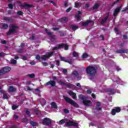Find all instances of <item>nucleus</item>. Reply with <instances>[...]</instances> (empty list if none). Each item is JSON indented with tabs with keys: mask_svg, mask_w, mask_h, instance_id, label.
Returning <instances> with one entry per match:
<instances>
[{
	"mask_svg": "<svg viewBox=\"0 0 128 128\" xmlns=\"http://www.w3.org/2000/svg\"><path fill=\"white\" fill-rule=\"evenodd\" d=\"M96 70H98V68L90 66H89L86 68V74L90 76H94L96 74Z\"/></svg>",
	"mask_w": 128,
	"mask_h": 128,
	"instance_id": "1",
	"label": "nucleus"
},
{
	"mask_svg": "<svg viewBox=\"0 0 128 128\" xmlns=\"http://www.w3.org/2000/svg\"><path fill=\"white\" fill-rule=\"evenodd\" d=\"M79 98L82 100V102L84 106H90L92 104V101L90 100H86V97L82 94L79 96Z\"/></svg>",
	"mask_w": 128,
	"mask_h": 128,
	"instance_id": "2",
	"label": "nucleus"
},
{
	"mask_svg": "<svg viewBox=\"0 0 128 128\" xmlns=\"http://www.w3.org/2000/svg\"><path fill=\"white\" fill-rule=\"evenodd\" d=\"M16 28H18V26L16 25H11V28L9 29V30L6 33V36H10L12 34H16Z\"/></svg>",
	"mask_w": 128,
	"mask_h": 128,
	"instance_id": "3",
	"label": "nucleus"
},
{
	"mask_svg": "<svg viewBox=\"0 0 128 128\" xmlns=\"http://www.w3.org/2000/svg\"><path fill=\"white\" fill-rule=\"evenodd\" d=\"M64 100L66 102H68V104H72V106H73L74 108H78V104L76 102L74 101L68 97H64Z\"/></svg>",
	"mask_w": 128,
	"mask_h": 128,
	"instance_id": "4",
	"label": "nucleus"
},
{
	"mask_svg": "<svg viewBox=\"0 0 128 128\" xmlns=\"http://www.w3.org/2000/svg\"><path fill=\"white\" fill-rule=\"evenodd\" d=\"M64 48V50H68V44H64V43H62V44H59L58 47L56 46L54 47L53 48V50H60V48Z\"/></svg>",
	"mask_w": 128,
	"mask_h": 128,
	"instance_id": "5",
	"label": "nucleus"
},
{
	"mask_svg": "<svg viewBox=\"0 0 128 128\" xmlns=\"http://www.w3.org/2000/svg\"><path fill=\"white\" fill-rule=\"evenodd\" d=\"M65 126L66 128H70V126H75V128H78V124L74 121L69 120L66 122Z\"/></svg>",
	"mask_w": 128,
	"mask_h": 128,
	"instance_id": "6",
	"label": "nucleus"
},
{
	"mask_svg": "<svg viewBox=\"0 0 128 128\" xmlns=\"http://www.w3.org/2000/svg\"><path fill=\"white\" fill-rule=\"evenodd\" d=\"M52 122V119L50 118H45L42 120V124H44V126H50Z\"/></svg>",
	"mask_w": 128,
	"mask_h": 128,
	"instance_id": "7",
	"label": "nucleus"
},
{
	"mask_svg": "<svg viewBox=\"0 0 128 128\" xmlns=\"http://www.w3.org/2000/svg\"><path fill=\"white\" fill-rule=\"evenodd\" d=\"M54 54V52H48V54L43 55L41 57V60H46L48 58H50L51 56H52Z\"/></svg>",
	"mask_w": 128,
	"mask_h": 128,
	"instance_id": "8",
	"label": "nucleus"
},
{
	"mask_svg": "<svg viewBox=\"0 0 128 128\" xmlns=\"http://www.w3.org/2000/svg\"><path fill=\"white\" fill-rule=\"evenodd\" d=\"M46 34H47L48 36L51 38L52 40H55L56 39V36L54 34V33L52 32H48V30L47 28L44 30Z\"/></svg>",
	"mask_w": 128,
	"mask_h": 128,
	"instance_id": "9",
	"label": "nucleus"
},
{
	"mask_svg": "<svg viewBox=\"0 0 128 128\" xmlns=\"http://www.w3.org/2000/svg\"><path fill=\"white\" fill-rule=\"evenodd\" d=\"M12 70V68L10 66H5L2 68L1 70H2V72L3 73V74H7V72H8Z\"/></svg>",
	"mask_w": 128,
	"mask_h": 128,
	"instance_id": "10",
	"label": "nucleus"
},
{
	"mask_svg": "<svg viewBox=\"0 0 128 128\" xmlns=\"http://www.w3.org/2000/svg\"><path fill=\"white\" fill-rule=\"evenodd\" d=\"M122 10V6H120L119 7H117L114 10L113 14V16H118V14H120V10Z\"/></svg>",
	"mask_w": 128,
	"mask_h": 128,
	"instance_id": "11",
	"label": "nucleus"
},
{
	"mask_svg": "<svg viewBox=\"0 0 128 128\" xmlns=\"http://www.w3.org/2000/svg\"><path fill=\"white\" fill-rule=\"evenodd\" d=\"M120 108L116 107L115 108L112 109V116H115L116 112H120Z\"/></svg>",
	"mask_w": 128,
	"mask_h": 128,
	"instance_id": "12",
	"label": "nucleus"
},
{
	"mask_svg": "<svg viewBox=\"0 0 128 128\" xmlns=\"http://www.w3.org/2000/svg\"><path fill=\"white\" fill-rule=\"evenodd\" d=\"M56 83L54 80H52L47 82L46 83V86H51L52 88L56 86Z\"/></svg>",
	"mask_w": 128,
	"mask_h": 128,
	"instance_id": "13",
	"label": "nucleus"
},
{
	"mask_svg": "<svg viewBox=\"0 0 128 128\" xmlns=\"http://www.w3.org/2000/svg\"><path fill=\"white\" fill-rule=\"evenodd\" d=\"M110 18V15L108 14L107 16H106L104 18L102 19L100 22V24H102V26H104L106 22V20H108V18Z\"/></svg>",
	"mask_w": 128,
	"mask_h": 128,
	"instance_id": "14",
	"label": "nucleus"
},
{
	"mask_svg": "<svg viewBox=\"0 0 128 128\" xmlns=\"http://www.w3.org/2000/svg\"><path fill=\"white\" fill-rule=\"evenodd\" d=\"M128 49H120L116 51L117 54H128Z\"/></svg>",
	"mask_w": 128,
	"mask_h": 128,
	"instance_id": "15",
	"label": "nucleus"
},
{
	"mask_svg": "<svg viewBox=\"0 0 128 128\" xmlns=\"http://www.w3.org/2000/svg\"><path fill=\"white\" fill-rule=\"evenodd\" d=\"M102 105V104L100 102H97L96 103V110H102V107L100 106Z\"/></svg>",
	"mask_w": 128,
	"mask_h": 128,
	"instance_id": "16",
	"label": "nucleus"
},
{
	"mask_svg": "<svg viewBox=\"0 0 128 128\" xmlns=\"http://www.w3.org/2000/svg\"><path fill=\"white\" fill-rule=\"evenodd\" d=\"M92 22H94V21L92 20H87L86 22H82V26H88V24H92Z\"/></svg>",
	"mask_w": 128,
	"mask_h": 128,
	"instance_id": "17",
	"label": "nucleus"
},
{
	"mask_svg": "<svg viewBox=\"0 0 128 128\" xmlns=\"http://www.w3.org/2000/svg\"><path fill=\"white\" fill-rule=\"evenodd\" d=\"M20 6H21V8H32V5L24 2L22 4L20 5Z\"/></svg>",
	"mask_w": 128,
	"mask_h": 128,
	"instance_id": "18",
	"label": "nucleus"
},
{
	"mask_svg": "<svg viewBox=\"0 0 128 128\" xmlns=\"http://www.w3.org/2000/svg\"><path fill=\"white\" fill-rule=\"evenodd\" d=\"M9 92H16V88H14V86H10L8 88Z\"/></svg>",
	"mask_w": 128,
	"mask_h": 128,
	"instance_id": "19",
	"label": "nucleus"
},
{
	"mask_svg": "<svg viewBox=\"0 0 128 128\" xmlns=\"http://www.w3.org/2000/svg\"><path fill=\"white\" fill-rule=\"evenodd\" d=\"M58 22H68V17L60 18L58 20Z\"/></svg>",
	"mask_w": 128,
	"mask_h": 128,
	"instance_id": "20",
	"label": "nucleus"
},
{
	"mask_svg": "<svg viewBox=\"0 0 128 128\" xmlns=\"http://www.w3.org/2000/svg\"><path fill=\"white\" fill-rule=\"evenodd\" d=\"M60 60H62V62H68V64H70V62L68 61V60H66V58H64V57H62V56H60Z\"/></svg>",
	"mask_w": 128,
	"mask_h": 128,
	"instance_id": "21",
	"label": "nucleus"
},
{
	"mask_svg": "<svg viewBox=\"0 0 128 128\" xmlns=\"http://www.w3.org/2000/svg\"><path fill=\"white\" fill-rule=\"evenodd\" d=\"M72 76H74V78H77L78 79V80H80V79H78V72L76 70H74L72 72Z\"/></svg>",
	"mask_w": 128,
	"mask_h": 128,
	"instance_id": "22",
	"label": "nucleus"
},
{
	"mask_svg": "<svg viewBox=\"0 0 128 128\" xmlns=\"http://www.w3.org/2000/svg\"><path fill=\"white\" fill-rule=\"evenodd\" d=\"M106 92L111 94H114V89L109 88L106 90Z\"/></svg>",
	"mask_w": 128,
	"mask_h": 128,
	"instance_id": "23",
	"label": "nucleus"
},
{
	"mask_svg": "<svg viewBox=\"0 0 128 128\" xmlns=\"http://www.w3.org/2000/svg\"><path fill=\"white\" fill-rule=\"evenodd\" d=\"M51 106L52 108H55V110L58 109V105L56 104V102H51Z\"/></svg>",
	"mask_w": 128,
	"mask_h": 128,
	"instance_id": "24",
	"label": "nucleus"
},
{
	"mask_svg": "<svg viewBox=\"0 0 128 128\" xmlns=\"http://www.w3.org/2000/svg\"><path fill=\"white\" fill-rule=\"evenodd\" d=\"M80 14H82V12L79 10L78 11V14L75 16V18L78 20H80Z\"/></svg>",
	"mask_w": 128,
	"mask_h": 128,
	"instance_id": "25",
	"label": "nucleus"
},
{
	"mask_svg": "<svg viewBox=\"0 0 128 128\" xmlns=\"http://www.w3.org/2000/svg\"><path fill=\"white\" fill-rule=\"evenodd\" d=\"M80 14H82V12L79 10L78 11V14L75 16V18L78 20H80Z\"/></svg>",
	"mask_w": 128,
	"mask_h": 128,
	"instance_id": "26",
	"label": "nucleus"
},
{
	"mask_svg": "<svg viewBox=\"0 0 128 128\" xmlns=\"http://www.w3.org/2000/svg\"><path fill=\"white\" fill-rule=\"evenodd\" d=\"M70 28L73 30H76L78 28V27L77 26L74 25H70Z\"/></svg>",
	"mask_w": 128,
	"mask_h": 128,
	"instance_id": "27",
	"label": "nucleus"
},
{
	"mask_svg": "<svg viewBox=\"0 0 128 128\" xmlns=\"http://www.w3.org/2000/svg\"><path fill=\"white\" fill-rule=\"evenodd\" d=\"M100 8V4L96 3L93 6V10H98Z\"/></svg>",
	"mask_w": 128,
	"mask_h": 128,
	"instance_id": "28",
	"label": "nucleus"
},
{
	"mask_svg": "<svg viewBox=\"0 0 128 128\" xmlns=\"http://www.w3.org/2000/svg\"><path fill=\"white\" fill-rule=\"evenodd\" d=\"M2 26L3 28H4V30H8V25L6 23H2Z\"/></svg>",
	"mask_w": 128,
	"mask_h": 128,
	"instance_id": "29",
	"label": "nucleus"
},
{
	"mask_svg": "<svg viewBox=\"0 0 128 128\" xmlns=\"http://www.w3.org/2000/svg\"><path fill=\"white\" fill-rule=\"evenodd\" d=\"M72 56L74 58H78V53L76 52V51H74Z\"/></svg>",
	"mask_w": 128,
	"mask_h": 128,
	"instance_id": "30",
	"label": "nucleus"
},
{
	"mask_svg": "<svg viewBox=\"0 0 128 128\" xmlns=\"http://www.w3.org/2000/svg\"><path fill=\"white\" fill-rule=\"evenodd\" d=\"M65 86H66V87H68V88H72V86L76 87V86H75L74 85L72 84H66H66H65Z\"/></svg>",
	"mask_w": 128,
	"mask_h": 128,
	"instance_id": "31",
	"label": "nucleus"
},
{
	"mask_svg": "<svg viewBox=\"0 0 128 128\" xmlns=\"http://www.w3.org/2000/svg\"><path fill=\"white\" fill-rule=\"evenodd\" d=\"M88 56H90V55L86 53H84L82 55V58H88Z\"/></svg>",
	"mask_w": 128,
	"mask_h": 128,
	"instance_id": "32",
	"label": "nucleus"
},
{
	"mask_svg": "<svg viewBox=\"0 0 128 128\" xmlns=\"http://www.w3.org/2000/svg\"><path fill=\"white\" fill-rule=\"evenodd\" d=\"M28 78H34V76H36V75L34 74H28Z\"/></svg>",
	"mask_w": 128,
	"mask_h": 128,
	"instance_id": "33",
	"label": "nucleus"
},
{
	"mask_svg": "<svg viewBox=\"0 0 128 128\" xmlns=\"http://www.w3.org/2000/svg\"><path fill=\"white\" fill-rule=\"evenodd\" d=\"M30 124L31 126H36V123L34 121L30 122Z\"/></svg>",
	"mask_w": 128,
	"mask_h": 128,
	"instance_id": "34",
	"label": "nucleus"
},
{
	"mask_svg": "<svg viewBox=\"0 0 128 128\" xmlns=\"http://www.w3.org/2000/svg\"><path fill=\"white\" fill-rule=\"evenodd\" d=\"M17 14L18 16H22V14H24V12H22V10H18L17 12Z\"/></svg>",
	"mask_w": 128,
	"mask_h": 128,
	"instance_id": "35",
	"label": "nucleus"
},
{
	"mask_svg": "<svg viewBox=\"0 0 128 128\" xmlns=\"http://www.w3.org/2000/svg\"><path fill=\"white\" fill-rule=\"evenodd\" d=\"M18 108V106H16V105H12V110H16V108Z\"/></svg>",
	"mask_w": 128,
	"mask_h": 128,
	"instance_id": "36",
	"label": "nucleus"
},
{
	"mask_svg": "<svg viewBox=\"0 0 128 128\" xmlns=\"http://www.w3.org/2000/svg\"><path fill=\"white\" fill-rule=\"evenodd\" d=\"M10 64H16V60H14V59L10 60Z\"/></svg>",
	"mask_w": 128,
	"mask_h": 128,
	"instance_id": "37",
	"label": "nucleus"
},
{
	"mask_svg": "<svg viewBox=\"0 0 128 128\" xmlns=\"http://www.w3.org/2000/svg\"><path fill=\"white\" fill-rule=\"evenodd\" d=\"M3 20H6V22H10V19L8 17H4Z\"/></svg>",
	"mask_w": 128,
	"mask_h": 128,
	"instance_id": "38",
	"label": "nucleus"
},
{
	"mask_svg": "<svg viewBox=\"0 0 128 128\" xmlns=\"http://www.w3.org/2000/svg\"><path fill=\"white\" fill-rule=\"evenodd\" d=\"M3 98L4 100H8V95L6 94H3Z\"/></svg>",
	"mask_w": 128,
	"mask_h": 128,
	"instance_id": "39",
	"label": "nucleus"
},
{
	"mask_svg": "<svg viewBox=\"0 0 128 128\" xmlns=\"http://www.w3.org/2000/svg\"><path fill=\"white\" fill-rule=\"evenodd\" d=\"M74 8H80V4H78V2H75L74 3Z\"/></svg>",
	"mask_w": 128,
	"mask_h": 128,
	"instance_id": "40",
	"label": "nucleus"
},
{
	"mask_svg": "<svg viewBox=\"0 0 128 128\" xmlns=\"http://www.w3.org/2000/svg\"><path fill=\"white\" fill-rule=\"evenodd\" d=\"M64 122H66V121L62 119L61 120L60 122H59V124H64Z\"/></svg>",
	"mask_w": 128,
	"mask_h": 128,
	"instance_id": "41",
	"label": "nucleus"
},
{
	"mask_svg": "<svg viewBox=\"0 0 128 128\" xmlns=\"http://www.w3.org/2000/svg\"><path fill=\"white\" fill-rule=\"evenodd\" d=\"M36 60H40L42 58V57L40 56V54H37L36 56Z\"/></svg>",
	"mask_w": 128,
	"mask_h": 128,
	"instance_id": "42",
	"label": "nucleus"
},
{
	"mask_svg": "<svg viewBox=\"0 0 128 128\" xmlns=\"http://www.w3.org/2000/svg\"><path fill=\"white\" fill-rule=\"evenodd\" d=\"M58 84H62L63 86H66V83L62 80L58 81Z\"/></svg>",
	"mask_w": 128,
	"mask_h": 128,
	"instance_id": "43",
	"label": "nucleus"
},
{
	"mask_svg": "<svg viewBox=\"0 0 128 128\" xmlns=\"http://www.w3.org/2000/svg\"><path fill=\"white\" fill-rule=\"evenodd\" d=\"M8 6L10 10H12V8H14V5H12V4H8Z\"/></svg>",
	"mask_w": 128,
	"mask_h": 128,
	"instance_id": "44",
	"label": "nucleus"
},
{
	"mask_svg": "<svg viewBox=\"0 0 128 128\" xmlns=\"http://www.w3.org/2000/svg\"><path fill=\"white\" fill-rule=\"evenodd\" d=\"M58 32L60 34V36H64V32H62V31L59 30Z\"/></svg>",
	"mask_w": 128,
	"mask_h": 128,
	"instance_id": "45",
	"label": "nucleus"
},
{
	"mask_svg": "<svg viewBox=\"0 0 128 128\" xmlns=\"http://www.w3.org/2000/svg\"><path fill=\"white\" fill-rule=\"evenodd\" d=\"M43 66H48V64L46 62H42Z\"/></svg>",
	"mask_w": 128,
	"mask_h": 128,
	"instance_id": "46",
	"label": "nucleus"
},
{
	"mask_svg": "<svg viewBox=\"0 0 128 128\" xmlns=\"http://www.w3.org/2000/svg\"><path fill=\"white\" fill-rule=\"evenodd\" d=\"M55 62H56V66H60V60H56Z\"/></svg>",
	"mask_w": 128,
	"mask_h": 128,
	"instance_id": "47",
	"label": "nucleus"
},
{
	"mask_svg": "<svg viewBox=\"0 0 128 128\" xmlns=\"http://www.w3.org/2000/svg\"><path fill=\"white\" fill-rule=\"evenodd\" d=\"M34 112L36 114H40V110H34Z\"/></svg>",
	"mask_w": 128,
	"mask_h": 128,
	"instance_id": "48",
	"label": "nucleus"
},
{
	"mask_svg": "<svg viewBox=\"0 0 128 128\" xmlns=\"http://www.w3.org/2000/svg\"><path fill=\"white\" fill-rule=\"evenodd\" d=\"M22 52H24L23 49H19V50H17V52H18V54H22Z\"/></svg>",
	"mask_w": 128,
	"mask_h": 128,
	"instance_id": "49",
	"label": "nucleus"
},
{
	"mask_svg": "<svg viewBox=\"0 0 128 128\" xmlns=\"http://www.w3.org/2000/svg\"><path fill=\"white\" fill-rule=\"evenodd\" d=\"M64 112L65 114H69L70 113V110L68 109H64Z\"/></svg>",
	"mask_w": 128,
	"mask_h": 128,
	"instance_id": "50",
	"label": "nucleus"
},
{
	"mask_svg": "<svg viewBox=\"0 0 128 128\" xmlns=\"http://www.w3.org/2000/svg\"><path fill=\"white\" fill-rule=\"evenodd\" d=\"M26 114H28V116H30V112L28 110H26Z\"/></svg>",
	"mask_w": 128,
	"mask_h": 128,
	"instance_id": "51",
	"label": "nucleus"
},
{
	"mask_svg": "<svg viewBox=\"0 0 128 128\" xmlns=\"http://www.w3.org/2000/svg\"><path fill=\"white\" fill-rule=\"evenodd\" d=\"M28 120L26 118H24L22 120V122H28Z\"/></svg>",
	"mask_w": 128,
	"mask_h": 128,
	"instance_id": "52",
	"label": "nucleus"
},
{
	"mask_svg": "<svg viewBox=\"0 0 128 128\" xmlns=\"http://www.w3.org/2000/svg\"><path fill=\"white\" fill-rule=\"evenodd\" d=\"M71 10H72V7H70L66 10V12H70Z\"/></svg>",
	"mask_w": 128,
	"mask_h": 128,
	"instance_id": "53",
	"label": "nucleus"
},
{
	"mask_svg": "<svg viewBox=\"0 0 128 128\" xmlns=\"http://www.w3.org/2000/svg\"><path fill=\"white\" fill-rule=\"evenodd\" d=\"M118 0L117 1H115L114 3H112L111 6H114V4H118Z\"/></svg>",
	"mask_w": 128,
	"mask_h": 128,
	"instance_id": "54",
	"label": "nucleus"
},
{
	"mask_svg": "<svg viewBox=\"0 0 128 128\" xmlns=\"http://www.w3.org/2000/svg\"><path fill=\"white\" fill-rule=\"evenodd\" d=\"M70 96H72L73 94H74L75 93L74 92L70 90L68 92Z\"/></svg>",
	"mask_w": 128,
	"mask_h": 128,
	"instance_id": "55",
	"label": "nucleus"
},
{
	"mask_svg": "<svg viewBox=\"0 0 128 128\" xmlns=\"http://www.w3.org/2000/svg\"><path fill=\"white\" fill-rule=\"evenodd\" d=\"M22 60H28V57H26V56H24L22 58Z\"/></svg>",
	"mask_w": 128,
	"mask_h": 128,
	"instance_id": "56",
	"label": "nucleus"
},
{
	"mask_svg": "<svg viewBox=\"0 0 128 128\" xmlns=\"http://www.w3.org/2000/svg\"><path fill=\"white\" fill-rule=\"evenodd\" d=\"M124 40H127L128 38V36L126 34L122 35Z\"/></svg>",
	"mask_w": 128,
	"mask_h": 128,
	"instance_id": "57",
	"label": "nucleus"
},
{
	"mask_svg": "<svg viewBox=\"0 0 128 128\" xmlns=\"http://www.w3.org/2000/svg\"><path fill=\"white\" fill-rule=\"evenodd\" d=\"M13 118H14V120H18V116L17 115H14Z\"/></svg>",
	"mask_w": 128,
	"mask_h": 128,
	"instance_id": "58",
	"label": "nucleus"
},
{
	"mask_svg": "<svg viewBox=\"0 0 128 128\" xmlns=\"http://www.w3.org/2000/svg\"><path fill=\"white\" fill-rule=\"evenodd\" d=\"M90 8V4H86L85 6V8Z\"/></svg>",
	"mask_w": 128,
	"mask_h": 128,
	"instance_id": "59",
	"label": "nucleus"
},
{
	"mask_svg": "<svg viewBox=\"0 0 128 128\" xmlns=\"http://www.w3.org/2000/svg\"><path fill=\"white\" fill-rule=\"evenodd\" d=\"M72 98H74V100H76V93L72 95Z\"/></svg>",
	"mask_w": 128,
	"mask_h": 128,
	"instance_id": "60",
	"label": "nucleus"
},
{
	"mask_svg": "<svg viewBox=\"0 0 128 128\" xmlns=\"http://www.w3.org/2000/svg\"><path fill=\"white\" fill-rule=\"evenodd\" d=\"M48 2H51V4H54V6H56V3L54 1L48 0Z\"/></svg>",
	"mask_w": 128,
	"mask_h": 128,
	"instance_id": "61",
	"label": "nucleus"
},
{
	"mask_svg": "<svg viewBox=\"0 0 128 128\" xmlns=\"http://www.w3.org/2000/svg\"><path fill=\"white\" fill-rule=\"evenodd\" d=\"M30 64H31L32 66H35L36 62H30Z\"/></svg>",
	"mask_w": 128,
	"mask_h": 128,
	"instance_id": "62",
	"label": "nucleus"
},
{
	"mask_svg": "<svg viewBox=\"0 0 128 128\" xmlns=\"http://www.w3.org/2000/svg\"><path fill=\"white\" fill-rule=\"evenodd\" d=\"M52 30H60V28H53Z\"/></svg>",
	"mask_w": 128,
	"mask_h": 128,
	"instance_id": "63",
	"label": "nucleus"
},
{
	"mask_svg": "<svg viewBox=\"0 0 128 128\" xmlns=\"http://www.w3.org/2000/svg\"><path fill=\"white\" fill-rule=\"evenodd\" d=\"M10 128H16V126L12 125L11 126H10Z\"/></svg>",
	"mask_w": 128,
	"mask_h": 128,
	"instance_id": "64",
	"label": "nucleus"
}]
</instances>
